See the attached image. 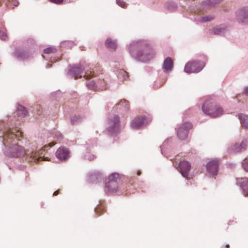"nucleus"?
<instances>
[{
    "instance_id": "1",
    "label": "nucleus",
    "mask_w": 248,
    "mask_h": 248,
    "mask_svg": "<svg viewBox=\"0 0 248 248\" xmlns=\"http://www.w3.org/2000/svg\"><path fill=\"white\" fill-rule=\"evenodd\" d=\"M203 112L213 118L219 117L223 113V109L216 100L210 98L206 100L202 106Z\"/></svg>"
},
{
    "instance_id": "2",
    "label": "nucleus",
    "mask_w": 248,
    "mask_h": 248,
    "mask_svg": "<svg viewBox=\"0 0 248 248\" xmlns=\"http://www.w3.org/2000/svg\"><path fill=\"white\" fill-rule=\"evenodd\" d=\"M118 179L119 174L117 173H113L109 176L106 186L108 192L113 193L117 191L118 186L117 181Z\"/></svg>"
},
{
    "instance_id": "3",
    "label": "nucleus",
    "mask_w": 248,
    "mask_h": 248,
    "mask_svg": "<svg viewBox=\"0 0 248 248\" xmlns=\"http://www.w3.org/2000/svg\"><path fill=\"white\" fill-rule=\"evenodd\" d=\"M203 63L200 62L193 61L188 62L185 66V71L187 73L199 72L203 68Z\"/></svg>"
},
{
    "instance_id": "4",
    "label": "nucleus",
    "mask_w": 248,
    "mask_h": 248,
    "mask_svg": "<svg viewBox=\"0 0 248 248\" xmlns=\"http://www.w3.org/2000/svg\"><path fill=\"white\" fill-rule=\"evenodd\" d=\"M155 53L151 48L146 47L144 49L141 53L138 54L137 58L140 61L147 62L154 58Z\"/></svg>"
},
{
    "instance_id": "5",
    "label": "nucleus",
    "mask_w": 248,
    "mask_h": 248,
    "mask_svg": "<svg viewBox=\"0 0 248 248\" xmlns=\"http://www.w3.org/2000/svg\"><path fill=\"white\" fill-rule=\"evenodd\" d=\"M192 128V124L190 123H185L180 126L177 129L178 137L181 140L186 138L188 130Z\"/></svg>"
},
{
    "instance_id": "6",
    "label": "nucleus",
    "mask_w": 248,
    "mask_h": 248,
    "mask_svg": "<svg viewBox=\"0 0 248 248\" xmlns=\"http://www.w3.org/2000/svg\"><path fill=\"white\" fill-rule=\"evenodd\" d=\"M191 164L185 160L182 161L180 162L179 168L180 172L182 175L187 179H189L188 177V173L191 169Z\"/></svg>"
},
{
    "instance_id": "7",
    "label": "nucleus",
    "mask_w": 248,
    "mask_h": 248,
    "mask_svg": "<svg viewBox=\"0 0 248 248\" xmlns=\"http://www.w3.org/2000/svg\"><path fill=\"white\" fill-rule=\"evenodd\" d=\"M22 136V132L16 129H8L5 132L4 136V140L14 139Z\"/></svg>"
},
{
    "instance_id": "8",
    "label": "nucleus",
    "mask_w": 248,
    "mask_h": 248,
    "mask_svg": "<svg viewBox=\"0 0 248 248\" xmlns=\"http://www.w3.org/2000/svg\"><path fill=\"white\" fill-rule=\"evenodd\" d=\"M11 156L13 157H21L26 154L24 148L18 144L13 145L10 148Z\"/></svg>"
},
{
    "instance_id": "9",
    "label": "nucleus",
    "mask_w": 248,
    "mask_h": 248,
    "mask_svg": "<svg viewBox=\"0 0 248 248\" xmlns=\"http://www.w3.org/2000/svg\"><path fill=\"white\" fill-rule=\"evenodd\" d=\"M219 161L215 159L208 162L206 165L207 171L211 175L214 176L217 175L218 170Z\"/></svg>"
},
{
    "instance_id": "10",
    "label": "nucleus",
    "mask_w": 248,
    "mask_h": 248,
    "mask_svg": "<svg viewBox=\"0 0 248 248\" xmlns=\"http://www.w3.org/2000/svg\"><path fill=\"white\" fill-rule=\"evenodd\" d=\"M146 121L147 118L145 116H139L132 121L131 126L132 128L137 129L144 124Z\"/></svg>"
},
{
    "instance_id": "11",
    "label": "nucleus",
    "mask_w": 248,
    "mask_h": 248,
    "mask_svg": "<svg viewBox=\"0 0 248 248\" xmlns=\"http://www.w3.org/2000/svg\"><path fill=\"white\" fill-rule=\"evenodd\" d=\"M87 85L90 89H93L96 88L98 90H103L106 88V83L104 80L98 81L96 83L92 81L91 83H88Z\"/></svg>"
},
{
    "instance_id": "12",
    "label": "nucleus",
    "mask_w": 248,
    "mask_h": 248,
    "mask_svg": "<svg viewBox=\"0 0 248 248\" xmlns=\"http://www.w3.org/2000/svg\"><path fill=\"white\" fill-rule=\"evenodd\" d=\"M119 118L117 115H114L110 118L109 121V130L113 131L117 130L119 127Z\"/></svg>"
},
{
    "instance_id": "13",
    "label": "nucleus",
    "mask_w": 248,
    "mask_h": 248,
    "mask_svg": "<svg viewBox=\"0 0 248 248\" xmlns=\"http://www.w3.org/2000/svg\"><path fill=\"white\" fill-rule=\"evenodd\" d=\"M85 68L79 66H74L70 69V74L75 78V79L81 77L80 75Z\"/></svg>"
},
{
    "instance_id": "14",
    "label": "nucleus",
    "mask_w": 248,
    "mask_h": 248,
    "mask_svg": "<svg viewBox=\"0 0 248 248\" xmlns=\"http://www.w3.org/2000/svg\"><path fill=\"white\" fill-rule=\"evenodd\" d=\"M68 151L64 148H60L56 152V156L61 160L66 159L68 156Z\"/></svg>"
},
{
    "instance_id": "15",
    "label": "nucleus",
    "mask_w": 248,
    "mask_h": 248,
    "mask_svg": "<svg viewBox=\"0 0 248 248\" xmlns=\"http://www.w3.org/2000/svg\"><path fill=\"white\" fill-rule=\"evenodd\" d=\"M173 66V62L170 57H167L164 61L163 64V69L164 71H170Z\"/></svg>"
},
{
    "instance_id": "16",
    "label": "nucleus",
    "mask_w": 248,
    "mask_h": 248,
    "mask_svg": "<svg viewBox=\"0 0 248 248\" xmlns=\"http://www.w3.org/2000/svg\"><path fill=\"white\" fill-rule=\"evenodd\" d=\"M46 160L44 157L42 158L39 152H32L30 155L29 161L31 162L36 163L40 161Z\"/></svg>"
},
{
    "instance_id": "17",
    "label": "nucleus",
    "mask_w": 248,
    "mask_h": 248,
    "mask_svg": "<svg viewBox=\"0 0 248 248\" xmlns=\"http://www.w3.org/2000/svg\"><path fill=\"white\" fill-rule=\"evenodd\" d=\"M239 16L240 19H242V22L248 24V9L242 10L239 12Z\"/></svg>"
},
{
    "instance_id": "18",
    "label": "nucleus",
    "mask_w": 248,
    "mask_h": 248,
    "mask_svg": "<svg viewBox=\"0 0 248 248\" xmlns=\"http://www.w3.org/2000/svg\"><path fill=\"white\" fill-rule=\"evenodd\" d=\"M105 45L108 48L112 49H115L117 46L116 41L109 38L106 40Z\"/></svg>"
},
{
    "instance_id": "19",
    "label": "nucleus",
    "mask_w": 248,
    "mask_h": 248,
    "mask_svg": "<svg viewBox=\"0 0 248 248\" xmlns=\"http://www.w3.org/2000/svg\"><path fill=\"white\" fill-rule=\"evenodd\" d=\"M17 113L19 116L24 117L26 115L27 111L25 107L19 106L17 108Z\"/></svg>"
},
{
    "instance_id": "20",
    "label": "nucleus",
    "mask_w": 248,
    "mask_h": 248,
    "mask_svg": "<svg viewBox=\"0 0 248 248\" xmlns=\"http://www.w3.org/2000/svg\"><path fill=\"white\" fill-rule=\"evenodd\" d=\"M240 119L242 124L246 128H248V116L244 115H241Z\"/></svg>"
},
{
    "instance_id": "21",
    "label": "nucleus",
    "mask_w": 248,
    "mask_h": 248,
    "mask_svg": "<svg viewBox=\"0 0 248 248\" xmlns=\"http://www.w3.org/2000/svg\"><path fill=\"white\" fill-rule=\"evenodd\" d=\"M243 189L247 195H248V179L244 178L243 179Z\"/></svg>"
},
{
    "instance_id": "22",
    "label": "nucleus",
    "mask_w": 248,
    "mask_h": 248,
    "mask_svg": "<svg viewBox=\"0 0 248 248\" xmlns=\"http://www.w3.org/2000/svg\"><path fill=\"white\" fill-rule=\"evenodd\" d=\"M6 2H8V5L12 8L15 6H17L18 5V2L16 0H5Z\"/></svg>"
},
{
    "instance_id": "23",
    "label": "nucleus",
    "mask_w": 248,
    "mask_h": 248,
    "mask_svg": "<svg viewBox=\"0 0 248 248\" xmlns=\"http://www.w3.org/2000/svg\"><path fill=\"white\" fill-rule=\"evenodd\" d=\"M94 73L93 71L89 70H86L83 77L85 79H88L93 77L94 76Z\"/></svg>"
},
{
    "instance_id": "24",
    "label": "nucleus",
    "mask_w": 248,
    "mask_h": 248,
    "mask_svg": "<svg viewBox=\"0 0 248 248\" xmlns=\"http://www.w3.org/2000/svg\"><path fill=\"white\" fill-rule=\"evenodd\" d=\"M56 52V49L54 47H50L44 49V52L46 54L54 53Z\"/></svg>"
},
{
    "instance_id": "25",
    "label": "nucleus",
    "mask_w": 248,
    "mask_h": 248,
    "mask_svg": "<svg viewBox=\"0 0 248 248\" xmlns=\"http://www.w3.org/2000/svg\"><path fill=\"white\" fill-rule=\"evenodd\" d=\"M104 210V207L103 205H99L95 208V212L96 214L100 215Z\"/></svg>"
},
{
    "instance_id": "26",
    "label": "nucleus",
    "mask_w": 248,
    "mask_h": 248,
    "mask_svg": "<svg viewBox=\"0 0 248 248\" xmlns=\"http://www.w3.org/2000/svg\"><path fill=\"white\" fill-rule=\"evenodd\" d=\"M7 38V35L6 33L3 31H0V39L3 40H6Z\"/></svg>"
},
{
    "instance_id": "27",
    "label": "nucleus",
    "mask_w": 248,
    "mask_h": 248,
    "mask_svg": "<svg viewBox=\"0 0 248 248\" xmlns=\"http://www.w3.org/2000/svg\"><path fill=\"white\" fill-rule=\"evenodd\" d=\"M117 4L123 8L126 7V3L122 0H117Z\"/></svg>"
},
{
    "instance_id": "28",
    "label": "nucleus",
    "mask_w": 248,
    "mask_h": 248,
    "mask_svg": "<svg viewBox=\"0 0 248 248\" xmlns=\"http://www.w3.org/2000/svg\"><path fill=\"white\" fill-rule=\"evenodd\" d=\"M243 166L244 169L248 171V159H246L243 163Z\"/></svg>"
},
{
    "instance_id": "29",
    "label": "nucleus",
    "mask_w": 248,
    "mask_h": 248,
    "mask_svg": "<svg viewBox=\"0 0 248 248\" xmlns=\"http://www.w3.org/2000/svg\"><path fill=\"white\" fill-rule=\"evenodd\" d=\"M246 142H247L246 141H243L242 142V143L241 144V145H240V148L239 149L240 151H242L243 150H245L246 149V147L247 146Z\"/></svg>"
},
{
    "instance_id": "30",
    "label": "nucleus",
    "mask_w": 248,
    "mask_h": 248,
    "mask_svg": "<svg viewBox=\"0 0 248 248\" xmlns=\"http://www.w3.org/2000/svg\"><path fill=\"white\" fill-rule=\"evenodd\" d=\"M213 32L214 34H219L222 32V29L218 28H215L213 29Z\"/></svg>"
},
{
    "instance_id": "31",
    "label": "nucleus",
    "mask_w": 248,
    "mask_h": 248,
    "mask_svg": "<svg viewBox=\"0 0 248 248\" xmlns=\"http://www.w3.org/2000/svg\"><path fill=\"white\" fill-rule=\"evenodd\" d=\"M213 19V17L212 16H204L202 17V21L203 22H206L211 20Z\"/></svg>"
},
{
    "instance_id": "32",
    "label": "nucleus",
    "mask_w": 248,
    "mask_h": 248,
    "mask_svg": "<svg viewBox=\"0 0 248 248\" xmlns=\"http://www.w3.org/2000/svg\"><path fill=\"white\" fill-rule=\"evenodd\" d=\"M49 0L51 2L59 4H61L63 0Z\"/></svg>"
},
{
    "instance_id": "33",
    "label": "nucleus",
    "mask_w": 248,
    "mask_h": 248,
    "mask_svg": "<svg viewBox=\"0 0 248 248\" xmlns=\"http://www.w3.org/2000/svg\"><path fill=\"white\" fill-rule=\"evenodd\" d=\"M123 104H124L125 106H126L128 104V102L125 100H122L120 102V103L118 104V105H121Z\"/></svg>"
},
{
    "instance_id": "34",
    "label": "nucleus",
    "mask_w": 248,
    "mask_h": 248,
    "mask_svg": "<svg viewBox=\"0 0 248 248\" xmlns=\"http://www.w3.org/2000/svg\"><path fill=\"white\" fill-rule=\"evenodd\" d=\"M120 72L122 74L124 75V76H125L126 77H128V73L126 71L122 70L120 71Z\"/></svg>"
},
{
    "instance_id": "35",
    "label": "nucleus",
    "mask_w": 248,
    "mask_h": 248,
    "mask_svg": "<svg viewBox=\"0 0 248 248\" xmlns=\"http://www.w3.org/2000/svg\"><path fill=\"white\" fill-rule=\"evenodd\" d=\"M60 193V190H57L56 191H55L53 194V196H57Z\"/></svg>"
},
{
    "instance_id": "36",
    "label": "nucleus",
    "mask_w": 248,
    "mask_h": 248,
    "mask_svg": "<svg viewBox=\"0 0 248 248\" xmlns=\"http://www.w3.org/2000/svg\"><path fill=\"white\" fill-rule=\"evenodd\" d=\"M54 144H54V143H50L48 146L45 145V146H44V148H46V147H48V146H49V147H52L53 146H54Z\"/></svg>"
},
{
    "instance_id": "37",
    "label": "nucleus",
    "mask_w": 248,
    "mask_h": 248,
    "mask_svg": "<svg viewBox=\"0 0 248 248\" xmlns=\"http://www.w3.org/2000/svg\"><path fill=\"white\" fill-rule=\"evenodd\" d=\"M245 94L248 96V87L246 88L245 90Z\"/></svg>"
},
{
    "instance_id": "38",
    "label": "nucleus",
    "mask_w": 248,
    "mask_h": 248,
    "mask_svg": "<svg viewBox=\"0 0 248 248\" xmlns=\"http://www.w3.org/2000/svg\"><path fill=\"white\" fill-rule=\"evenodd\" d=\"M234 222V220H230L229 223H228V224L229 225H231L232 224V223Z\"/></svg>"
},
{
    "instance_id": "39",
    "label": "nucleus",
    "mask_w": 248,
    "mask_h": 248,
    "mask_svg": "<svg viewBox=\"0 0 248 248\" xmlns=\"http://www.w3.org/2000/svg\"><path fill=\"white\" fill-rule=\"evenodd\" d=\"M140 174H141V172H140V171H138L137 172V175H140Z\"/></svg>"
},
{
    "instance_id": "40",
    "label": "nucleus",
    "mask_w": 248,
    "mask_h": 248,
    "mask_svg": "<svg viewBox=\"0 0 248 248\" xmlns=\"http://www.w3.org/2000/svg\"><path fill=\"white\" fill-rule=\"evenodd\" d=\"M221 0H214V2H218L219 1H220Z\"/></svg>"
},
{
    "instance_id": "41",
    "label": "nucleus",
    "mask_w": 248,
    "mask_h": 248,
    "mask_svg": "<svg viewBox=\"0 0 248 248\" xmlns=\"http://www.w3.org/2000/svg\"><path fill=\"white\" fill-rule=\"evenodd\" d=\"M229 247H230L229 245H226V247L227 248H229Z\"/></svg>"
}]
</instances>
